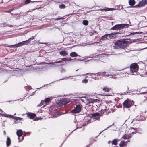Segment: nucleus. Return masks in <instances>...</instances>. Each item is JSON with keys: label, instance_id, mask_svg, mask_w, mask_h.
I'll list each match as a JSON object with an SVG mask.
<instances>
[{"label": "nucleus", "instance_id": "1", "mask_svg": "<svg viewBox=\"0 0 147 147\" xmlns=\"http://www.w3.org/2000/svg\"><path fill=\"white\" fill-rule=\"evenodd\" d=\"M128 42V41L124 39L118 40L114 43L113 47L115 49H124L126 47Z\"/></svg>", "mask_w": 147, "mask_h": 147}, {"label": "nucleus", "instance_id": "2", "mask_svg": "<svg viewBox=\"0 0 147 147\" xmlns=\"http://www.w3.org/2000/svg\"><path fill=\"white\" fill-rule=\"evenodd\" d=\"M34 36H33L32 37L28 39L25 41H23L22 42H19L18 44L13 45H10L8 47L10 48L12 47H19L21 46L24 45H28L30 42L31 40L34 39Z\"/></svg>", "mask_w": 147, "mask_h": 147}, {"label": "nucleus", "instance_id": "3", "mask_svg": "<svg viewBox=\"0 0 147 147\" xmlns=\"http://www.w3.org/2000/svg\"><path fill=\"white\" fill-rule=\"evenodd\" d=\"M129 26V24H117L112 27L110 30H118L122 29L125 28H128Z\"/></svg>", "mask_w": 147, "mask_h": 147}, {"label": "nucleus", "instance_id": "4", "mask_svg": "<svg viewBox=\"0 0 147 147\" xmlns=\"http://www.w3.org/2000/svg\"><path fill=\"white\" fill-rule=\"evenodd\" d=\"M139 66L136 63H134L131 64L130 66L131 73L136 72L139 69Z\"/></svg>", "mask_w": 147, "mask_h": 147}, {"label": "nucleus", "instance_id": "5", "mask_svg": "<svg viewBox=\"0 0 147 147\" xmlns=\"http://www.w3.org/2000/svg\"><path fill=\"white\" fill-rule=\"evenodd\" d=\"M134 104V102L130 100L127 99L123 103V106L126 108H129Z\"/></svg>", "mask_w": 147, "mask_h": 147}, {"label": "nucleus", "instance_id": "6", "mask_svg": "<svg viewBox=\"0 0 147 147\" xmlns=\"http://www.w3.org/2000/svg\"><path fill=\"white\" fill-rule=\"evenodd\" d=\"M90 115L91 118H93L94 119V121H99L100 117H101V115L98 113H91L90 114Z\"/></svg>", "mask_w": 147, "mask_h": 147}, {"label": "nucleus", "instance_id": "7", "mask_svg": "<svg viewBox=\"0 0 147 147\" xmlns=\"http://www.w3.org/2000/svg\"><path fill=\"white\" fill-rule=\"evenodd\" d=\"M139 114V115H138L137 116L138 120L144 121L146 119V117L145 115V112H140Z\"/></svg>", "mask_w": 147, "mask_h": 147}, {"label": "nucleus", "instance_id": "8", "mask_svg": "<svg viewBox=\"0 0 147 147\" xmlns=\"http://www.w3.org/2000/svg\"><path fill=\"white\" fill-rule=\"evenodd\" d=\"M81 106L79 104L77 105L71 110L72 113L76 114L79 113L81 110Z\"/></svg>", "mask_w": 147, "mask_h": 147}, {"label": "nucleus", "instance_id": "9", "mask_svg": "<svg viewBox=\"0 0 147 147\" xmlns=\"http://www.w3.org/2000/svg\"><path fill=\"white\" fill-rule=\"evenodd\" d=\"M147 4V0H142L140 1L139 4L133 7H140L146 5Z\"/></svg>", "mask_w": 147, "mask_h": 147}, {"label": "nucleus", "instance_id": "10", "mask_svg": "<svg viewBox=\"0 0 147 147\" xmlns=\"http://www.w3.org/2000/svg\"><path fill=\"white\" fill-rule=\"evenodd\" d=\"M27 117L31 119L35 118L36 116V115L34 113L31 112H28L26 113Z\"/></svg>", "mask_w": 147, "mask_h": 147}, {"label": "nucleus", "instance_id": "11", "mask_svg": "<svg viewBox=\"0 0 147 147\" xmlns=\"http://www.w3.org/2000/svg\"><path fill=\"white\" fill-rule=\"evenodd\" d=\"M119 34V32H117L116 33H111L110 34H108V35L111 39H113L115 38L116 37V34Z\"/></svg>", "mask_w": 147, "mask_h": 147}, {"label": "nucleus", "instance_id": "12", "mask_svg": "<svg viewBox=\"0 0 147 147\" xmlns=\"http://www.w3.org/2000/svg\"><path fill=\"white\" fill-rule=\"evenodd\" d=\"M16 134L18 136V139L20 140V138L23 135V132L22 130H18L16 132Z\"/></svg>", "mask_w": 147, "mask_h": 147}, {"label": "nucleus", "instance_id": "13", "mask_svg": "<svg viewBox=\"0 0 147 147\" xmlns=\"http://www.w3.org/2000/svg\"><path fill=\"white\" fill-rule=\"evenodd\" d=\"M60 104L61 105H64L68 103V101L66 99L62 98L60 100Z\"/></svg>", "mask_w": 147, "mask_h": 147}, {"label": "nucleus", "instance_id": "14", "mask_svg": "<svg viewBox=\"0 0 147 147\" xmlns=\"http://www.w3.org/2000/svg\"><path fill=\"white\" fill-rule=\"evenodd\" d=\"M5 116L6 117H10V118H13L14 117V119L16 120H21L22 119V118H20L19 117H14L13 116L11 115H6Z\"/></svg>", "mask_w": 147, "mask_h": 147}, {"label": "nucleus", "instance_id": "15", "mask_svg": "<svg viewBox=\"0 0 147 147\" xmlns=\"http://www.w3.org/2000/svg\"><path fill=\"white\" fill-rule=\"evenodd\" d=\"M127 144V142L125 141H121L119 144V146L120 147H123V146H126Z\"/></svg>", "mask_w": 147, "mask_h": 147}, {"label": "nucleus", "instance_id": "16", "mask_svg": "<svg viewBox=\"0 0 147 147\" xmlns=\"http://www.w3.org/2000/svg\"><path fill=\"white\" fill-rule=\"evenodd\" d=\"M59 54L61 55L64 56L67 55L68 54V53L64 50L61 51L59 52Z\"/></svg>", "mask_w": 147, "mask_h": 147}, {"label": "nucleus", "instance_id": "17", "mask_svg": "<svg viewBox=\"0 0 147 147\" xmlns=\"http://www.w3.org/2000/svg\"><path fill=\"white\" fill-rule=\"evenodd\" d=\"M111 89V88H110L107 86H105L102 89L103 90L106 92H109Z\"/></svg>", "mask_w": 147, "mask_h": 147}, {"label": "nucleus", "instance_id": "18", "mask_svg": "<svg viewBox=\"0 0 147 147\" xmlns=\"http://www.w3.org/2000/svg\"><path fill=\"white\" fill-rule=\"evenodd\" d=\"M108 34H106L102 36L101 38L100 39V41L104 40H107L108 39Z\"/></svg>", "mask_w": 147, "mask_h": 147}, {"label": "nucleus", "instance_id": "19", "mask_svg": "<svg viewBox=\"0 0 147 147\" xmlns=\"http://www.w3.org/2000/svg\"><path fill=\"white\" fill-rule=\"evenodd\" d=\"M131 136L127 134L123 135L122 137V138L124 139H129L131 138Z\"/></svg>", "mask_w": 147, "mask_h": 147}, {"label": "nucleus", "instance_id": "20", "mask_svg": "<svg viewBox=\"0 0 147 147\" xmlns=\"http://www.w3.org/2000/svg\"><path fill=\"white\" fill-rule=\"evenodd\" d=\"M11 143V141L10 139L8 137L7 139L6 140V145L7 146H10Z\"/></svg>", "mask_w": 147, "mask_h": 147}, {"label": "nucleus", "instance_id": "21", "mask_svg": "<svg viewBox=\"0 0 147 147\" xmlns=\"http://www.w3.org/2000/svg\"><path fill=\"white\" fill-rule=\"evenodd\" d=\"M67 59L66 58H62L60 60H59L58 61H57L56 62L54 63H58L61 62H62L63 61H67Z\"/></svg>", "mask_w": 147, "mask_h": 147}, {"label": "nucleus", "instance_id": "22", "mask_svg": "<svg viewBox=\"0 0 147 147\" xmlns=\"http://www.w3.org/2000/svg\"><path fill=\"white\" fill-rule=\"evenodd\" d=\"M70 56L72 57H76L78 56V55L75 52H73L70 53Z\"/></svg>", "mask_w": 147, "mask_h": 147}, {"label": "nucleus", "instance_id": "23", "mask_svg": "<svg viewBox=\"0 0 147 147\" xmlns=\"http://www.w3.org/2000/svg\"><path fill=\"white\" fill-rule=\"evenodd\" d=\"M118 139H115L111 141L112 145H116L118 144Z\"/></svg>", "mask_w": 147, "mask_h": 147}, {"label": "nucleus", "instance_id": "24", "mask_svg": "<svg viewBox=\"0 0 147 147\" xmlns=\"http://www.w3.org/2000/svg\"><path fill=\"white\" fill-rule=\"evenodd\" d=\"M135 2L134 0H129V5L131 6H133L135 5Z\"/></svg>", "mask_w": 147, "mask_h": 147}, {"label": "nucleus", "instance_id": "25", "mask_svg": "<svg viewBox=\"0 0 147 147\" xmlns=\"http://www.w3.org/2000/svg\"><path fill=\"white\" fill-rule=\"evenodd\" d=\"M82 23L83 25H85V26H87L88 24V21H87V20H84L83 21Z\"/></svg>", "mask_w": 147, "mask_h": 147}, {"label": "nucleus", "instance_id": "26", "mask_svg": "<svg viewBox=\"0 0 147 147\" xmlns=\"http://www.w3.org/2000/svg\"><path fill=\"white\" fill-rule=\"evenodd\" d=\"M65 7L66 6L64 4H61L59 5V8L61 9H64Z\"/></svg>", "mask_w": 147, "mask_h": 147}, {"label": "nucleus", "instance_id": "27", "mask_svg": "<svg viewBox=\"0 0 147 147\" xmlns=\"http://www.w3.org/2000/svg\"><path fill=\"white\" fill-rule=\"evenodd\" d=\"M51 100L50 98H46L44 101V102L45 103H47L49 102Z\"/></svg>", "mask_w": 147, "mask_h": 147}, {"label": "nucleus", "instance_id": "28", "mask_svg": "<svg viewBox=\"0 0 147 147\" xmlns=\"http://www.w3.org/2000/svg\"><path fill=\"white\" fill-rule=\"evenodd\" d=\"M31 2V0H25L24 3L25 4H28Z\"/></svg>", "mask_w": 147, "mask_h": 147}, {"label": "nucleus", "instance_id": "29", "mask_svg": "<svg viewBox=\"0 0 147 147\" xmlns=\"http://www.w3.org/2000/svg\"><path fill=\"white\" fill-rule=\"evenodd\" d=\"M104 111H105V110H102V109H101L100 112V115H101V116H102L103 115V114H104Z\"/></svg>", "mask_w": 147, "mask_h": 147}, {"label": "nucleus", "instance_id": "30", "mask_svg": "<svg viewBox=\"0 0 147 147\" xmlns=\"http://www.w3.org/2000/svg\"><path fill=\"white\" fill-rule=\"evenodd\" d=\"M88 82V80L87 79H84L82 80V82L85 83H87Z\"/></svg>", "mask_w": 147, "mask_h": 147}, {"label": "nucleus", "instance_id": "31", "mask_svg": "<svg viewBox=\"0 0 147 147\" xmlns=\"http://www.w3.org/2000/svg\"><path fill=\"white\" fill-rule=\"evenodd\" d=\"M100 10L101 11H108L109 10V9H105V8H104V9H101Z\"/></svg>", "mask_w": 147, "mask_h": 147}, {"label": "nucleus", "instance_id": "32", "mask_svg": "<svg viewBox=\"0 0 147 147\" xmlns=\"http://www.w3.org/2000/svg\"><path fill=\"white\" fill-rule=\"evenodd\" d=\"M44 102V101L42 100L41 103L39 104L38 105V106L40 107L42 106L43 105Z\"/></svg>", "mask_w": 147, "mask_h": 147}, {"label": "nucleus", "instance_id": "33", "mask_svg": "<svg viewBox=\"0 0 147 147\" xmlns=\"http://www.w3.org/2000/svg\"><path fill=\"white\" fill-rule=\"evenodd\" d=\"M93 34H97L98 33V32L95 30H94L93 32H92Z\"/></svg>", "mask_w": 147, "mask_h": 147}, {"label": "nucleus", "instance_id": "34", "mask_svg": "<svg viewBox=\"0 0 147 147\" xmlns=\"http://www.w3.org/2000/svg\"><path fill=\"white\" fill-rule=\"evenodd\" d=\"M145 72L144 73H140V75L142 76H143L145 75Z\"/></svg>", "mask_w": 147, "mask_h": 147}, {"label": "nucleus", "instance_id": "35", "mask_svg": "<svg viewBox=\"0 0 147 147\" xmlns=\"http://www.w3.org/2000/svg\"><path fill=\"white\" fill-rule=\"evenodd\" d=\"M26 136V135L24 134H23V136H22V137H22V138H21V140H20V141H22L23 140L24 138V136Z\"/></svg>", "mask_w": 147, "mask_h": 147}, {"label": "nucleus", "instance_id": "36", "mask_svg": "<svg viewBox=\"0 0 147 147\" xmlns=\"http://www.w3.org/2000/svg\"><path fill=\"white\" fill-rule=\"evenodd\" d=\"M5 12H7V13H10L11 15H12V13L11 12V11H9H9H5Z\"/></svg>", "mask_w": 147, "mask_h": 147}, {"label": "nucleus", "instance_id": "37", "mask_svg": "<svg viewBox=\"0 0 147 147\" xmlns=\"http://www.w3.org/2000/svg\"><path fill=\"white\" fill-rule=\"evenodd\" d=\"M63 19V18L61 17V18H57V19H55V20H59V19Z\"/></svg>", "mask_w": 147, "mask_h": 147}, {"label": "nucleus", "instance_id": "38", "mask_svg": "<svg viewBox=\"0 0 147 147\" xmlns=\"http://www.w3.org/2000/svg\"><path fill=\"white\" fill-rule=\"evenodd\" d=\"M91 122V120L90 119H89V120L87 121V124H88V123H90Z\"/></svg>", "mask_w": 147, "mask_h": 147}, {"label": "nucleus", "instance_id": "39", "mask_svg": "<svg viewBox=\"0 0 147 147\" xmlns=\"http://www.w3.org/2000/svg\"><path fill=\"white\" fill-rule=\"evenodd\" d=\"M93 34L92 32H90V35L91 36H92L93 35Z\"/></svg>", "mask_w": 147, "mask_h": 147}, {"label": "nucleus", "instance_id": "40", "mask_svg": "<svg viewBox=\"0 0 147 147\" xmlns=\"http://www.w3.org/2000/svg\"><path fill=\"white\" fill-rule=\"evenodd\" d=\"M13 10V9H11L9 10V11H11H11H12Z\"/></svg>", "mask_w": 147, "mask_h": 147}, {"label": "nucleus", "instance_id": "41", "mask_svg": "<svg viewBox=\"0 0 147 147\" xmlns=\"http://www.w3.org/2000/svg\"><path fill=\"white\" fill-rule=\"evenodd\" d=\"M90 74V73H86V74H85V75H86L88 74Z\"/></svg>", "mask_w": 147, "mask_h": 147}, {"label": "nucleus", "instance_id": "42", "mask_svg": "<svg viewBox=\"0 0 147 147\" xmlns=\"http://www.w3.org/2000/svg\"><path fill=\"white\" fill-rule=\"evenodd\" d=\"M3 3V0H2L1 1V3Z\"/></svg>", "mask_w": 147, "mask_h": 147}, {"label": "nucleus", "instance_id": "43", "mask_svg": "<svg viewBox=\"0 0 147 147\" xmlns=\"http://www.w3.org/2000/svg\"><path fill=\"white\" fill-rule=\"evenodd\" d=\"M110 142H111V141H109L108 142V143L109 144Z\"/></svg>", "mask_w": 147, "mask_h": 147}, {"label": "nucleus", "instance_id": "44", "mask_svg": "<svg viewBox=\"0 0 147 147\" xmlns=\"http://www.w3.org/2000/svg\"><path fill=\"white\" fill-rule=\"evenodd\" d=\"M4 133L5 134H6V133L5 131H4Z\"/></svg>", "mask_w": 147, "mask_h": 147}, {"label": "nucleus", "instance_id": "45", "mask_svg": "<svg viewBox=\"0 0 147 147\" xmlns=\"http://www.w3.org/2000/svg\"><path fill=\"white\" fill-rule=\"evenodd\" d=\"M36 119H35V120H38V119H37V118H36Z\"/></svg>", "mask_w": 147, "mask_h": 147}, {"label": "nucleus", "instance_id": "46", "mask_svg": "<svg viewBox=\"0 0 147 147\" xmlns=\"http://www.w3.org/2000/svg\"><path fill=\"white\" fill-rule=\"evenodd\" d=\"M1 112L2 111V110L1 109L0 110Z\"/></svg>", "mask_w": 147, "mask_h": 147}, {"label": "nucleus", "instance_id": "47", "mask_svg": "<svg viewBox=\"0 0 147 147\" xmlns=\"http://www.w3.org/2000/svg\"><path fill=\"white\" fill-rule=\"evenodd\" d=\"M141 71H144L143 70H142Z\"/></svg>", "mask_w": 147, "mask_h": 147}, {"label": "nucleus", "instance_id": "48", "mask_svg": "<svg viewBox=\"0 0 147 147\" xmlns=\"http://www.w3.org/2000/svg\"><path fill=\"white\" fill-rule=\"evenodd\" d=\"M127 7L128 8H129V7Z\"/></svg>", "mask_w": 147, "mask_h": 147}, {"label": "nucleus", "instance_id": "49", "mask_svg": "<svg viewBox=\"0 0 147 147\" xmlns=\"http://www.w3.org/2000/svg\"><path fill=\"white\" fill-rule=\"evenodd\" d=\"M11 0H9V1H11Z\"/></svg>", "mask_w": 147, "mask_h": 147}, {"label": "nucleus", "instance_id": "50", "mask_svg": "<svg viewBox=\"0 0 147 147\" xmlns=\"http://www.w3.org/2000/svg\"><path fill=\"white\" fill-rule=\"evenodd\" d=\"M114 147H116V146H114Z\"/></svg>", "mask_w": 147, "mask_h": 147}]
</instances>
